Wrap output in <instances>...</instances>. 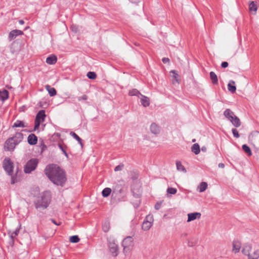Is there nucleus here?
Masks as SVG:
<instances>
[{
    "instance_id": "1",
    "label": "nucleus",
    "mask_w": 259,
    "mask_h": 259,
    "mask_svg": "<svg viewBox=\"0 0 259 259\" xmlns=\"http://www.w3.org/2000/svg\"><path fill=\"white\" fill-rule=\"evenodd\" d=\"M45 172L50 180L56 185L62 187L66 181L65 171L56 164L48 165Z\"/></svg>"
},
{
    "instance_id": "2",
    "label": "nucleus",
    "mask_w": 259,
    "mask_h": 259,
    "mask_svg": "<svg viewBox=\"0 0 259 259\" xmlns=\"http://www.w3.org/2000/svg\"><path fill=\"white\" fill-rule=\"evenodd\" d=\"M51 200V195L49 191H45L36 198L34 201L35 207L38 210L46 209L49 205Z\"/></svg>"
},
{
    "instance_id": "3",
    "label": "nucleus",
    "mask_w": 259,
    "mask_h": 259,
    "mask_svg": "<svg viewBox=\"0 0 259 259\" xmlns=\"http://www.w3.org/2000/svg\"><path fill=\"white\" fill-rule=\"evenodd\" d=\"M134 246V238L132 236H127L122 241L123 252L125 255H128Z\"/></svg>"
},
{
    "instance_id": "4",
    "label": "nucleus",
    "mask_w": 259,
    "mask_h": 259,
    "mask_svg": "<svg viewBox=\"0 0 259 259\" xmlns=\"http://www.w3.org/2000/svg\"><path fill=\"white\" fill-rule=\"evenodd\" d=\"M224 115L234 126L238 127L240 126L241 122L239 118L230 109H227L224 112Z\"/></svg>"
},
{
    "instance_id": "5",
    "label": "nucleus",
    "mask_w": 259,
    "mask_h": 259,
    "mask_svg": "<svg viewBox=\"0 0 259 259\" xmlns=\"http://www.w3.org/2000/svg\"><path fill=\"white\" fill-rule=\"evenodd\" d=\"M249 139L256 152L259 153V132H254L249 136Z\"/></svg>"
},
{
    "instance_id": "6",
    "label": "nucleus",
    "mask_w": 259,
    "mask_h": 259,
    "mask_svg": "<svg viewBox=\"0 0 259 259\" xmlns=\"http://www.w3.org/2000/svg\"><path fill=\"white\" fill-rule=\"evenodd\" d=\"M38 164V160L32 158L29 160L24 167V171L26 174H29L35 169Z\"/></svg>"
},
{
    "instance_id": "7",
    "label": "nucleus",
    "mask_w": 259,
    "mask_h": 259,
    "mask_svg": "<svg viewBox=\"0 0 259 259\" xmlns=\"http://www.w3.org/2000/svg\"><path fill=\"white\" fill-rule=\"evenodd\" d=\"M46 117L45 111L44 110H40L36 114L34 121V130L36 131L39 127L40 124L45 120Z\"/></svg>"
},
{
    "instance_id": "8",
    "label": "nucleus",
    "mask_w": 259,
    "mask_h": 259,
    "mask_svg": "<svg viewBox=\"0 0 259 259\" xmlns=\"http://www.w3.org/2000/svg\"><path fill=\"white\" fill-rule=\"evenodd\" d=\"M108 248L110 252L113 256H116L119 253L118 246L117 242L113 239H110L108 241Z\"/></svg>"
},
{
    "instance_id": "9",
    "label": "nucleus",
    "mask_w": 259,
    "mask_h": 259,
    "mask_svg": "<svg viewBox=\"0 0 259 259\" xmlns=\"http://www.w3.org/2000/svg\"><path fill=\"white\" fill-rule=\"evenodd\" d=\"M3 167L6 172L10 176L13 173V163L9 158H6L3 161Z\"/></svg>"
},
{
    "instance_id": "10",
    "label": "nucleus",
    "mask_w": 259,
    "mask_h": 259,
    "mask_svg": "<svg viewBox=\"0 0 259 259\" xmlns=\"http://www.w3.org/2000/svg\"><path fill=\"white\" fill-rule=\"evenodd\" d=\"M153 222H154V219H153V215L151 214L147 215L146 217V218L142 224V230H143L144 231L149 230L151 228L152 226L153 225Z\"/></svg>"
},
{
    "instance_id": "11",
    "label": "nucleus",
    "mask_w": 259,
    "mask_h": 259,
    "mask_svg": "<svg viewBox=\"0 0 259 259\" xmlns=\"http://www.w3.org/2000/svg\"><path fill=\"white\" fill-rule=\"evenodd\" d=\"M17 145L12 139H8L5 143L4 148L6 151H13L14 150L16 146Z\"/></svg>"
},
{
    "instance_id": "12",
    "label": "nucleus",
    "mask_w": 259,
    "mask_h": 259,
    "mask_svg": "<svg viewBox=\"0 0 259 259\" xmlns=\"http://www.w3.org/2000/svg\"><path fill=\"white\" fill-rule=\"evenodd\" d=\"M23 34V32L20 30H13L11 31L9 34L8 39L9 41H11L12 39L16 38L17 36L21 35Z\"/></svg>"
},
{
    "instance_id": "13",
    "label": "nucleus",
    "mask_w": 259,
    "mask_h": 259,
    "mask_svg": "<svg viewBox=\"0 0 259 259\" xmlns=\"http://www.w3.org/2000/svg\"><path fill=\"white\" fill-rule=\"evenodd\" d=\"M10 139H12L13 141L15 142L17 145L19 144L23 139V135L20 132L16 133L15 135Z\"/></svg>"
},
{
    "instance_id": "14",
    "label": "nucleus",
    "mask_w": 259,
    "mask_h": 259,
    "mask_svg": "<svg viewBox=\"0 0 259 259\" xmlns=\"http://www.w3.org/2000/svg\"><path fill=\"white\" fill-rule=\"evenodd\" d=\"M241 247V243L240 241L235 240L233 242L232 251L234 253H237L239 252Z\"/></svg>"
},
{
    "instance_id": "15",
    "label": "nucleus",
    "mask_w": 259,
    "mask_h": 259,
    "mask_svg": "<svg viewBox=\"0 0 259 259\" xmlns=\"http://www.w3.org/2000/svg\"><path fill=\"white\" fill-rule=\"evenodd\" d=\"M252 246L249 243L245 244L242 247V252L245 255L249 256L251 253Z\"/></svg>"
},
{
    "instance_id": "16",
    "label": "nucleus",
    "mask_w": 259,
    "mask_h": 259,
    "mask_svg": "<svg viewBox=\"0 0 259 259\" xmlns=\"http://www.w3.org/2000/svg\"><path fill=\"white\" fill-rule=\"evenodd\" d=\"M201 215V213L197 212L188 213L187 222H189L194 221L196 219H199L200 218Z\"/></svg>"
},
{
    "instance_id": "17",
    "label": "nucleus",
    "mask_w": 259,
    "mask_h": 259,
    "mask_svg": "<svg viewBox=\"0 0 259 259\" xmlns=\"http://www.w3.org/2000/svg\"><path fill=\"white\" fill-rule=\"evenodd\" d=\"M28 143L31 145H34L37 143V138L33 134H30L27 138Z\"/></svg>"
},
{
    "instance_id": "18",
    "label": "nucleus",
    "mask_w": 259,
    "mask_h": 259,
    "mask_svg": "<svg viewBox=\"0 0 259 259\" xmlns=\"http://www.w3.org/2000/svg\"><path fill=\"white\" fill-rule=\"evenodd\" d=\"M150 131L152 133L157 135L160 132V127L155 123H152L150 126Z\"/></svg>"
},
{
    "instance_id": "19",
    "label": "nucleus",
    "mask_w": 259,
    "mask_h": 259,
    "mask_svg": "<svg viewBox=\"0 0 259 259\" xmlns=\"http://www.w3.org/2000/svg\"><path fill=\"white\" fill-rule=\"evenodd\" d=\"M141 96L142 97L141 98V103L142 105L145 107L149 106L150 105L149 99L143 95H141Z\"/></svg>"
},
{
    "instance_id": "20",
    "label": "nucleus",
    "mask_w": 259,
    "mask_h": 259,
    "mask_svg": "<svg viewBox=\"0 0 259 259\" xmlns=\"http://www.w3.org/2000/svg\"><path fill=\"white\" fill-rule=\"evenodd\" d=\"M248 259H258L259 258V249H254L248 256Z\"/></svg>"
},
{
    "instance_id": "21",
    "label": "nucleus",
    "mask_w": 259,
    "mask_h": 259,
    "mask_svg": "<svg viewBox=\"0 0 259 259\" xmlns=\"http://www.w3.org/2000/svg\"><path fill=\"white\" fill-rule=\"evenodd\" d=\"M45 88L48 91L51 97H53L57 94L56 90L54 88H52L49 85H46Z\"/></svg>"
},
{
    "instance_id": "22",
    "label": "nucleus",
    "mask_w": 259,
    "mask_h": 259,
    "mask_svg": "<svg viewBox=\"0 0 259 259\" xmlns=\"http://www.w3.org/2000/svg\"><path fill=\"white\" fill-rule=\"evenodd\" d=\"M235 82L233 80H230L228 84V89L232 93L235 92L236 88L235 85Z\"/></svg>"
},
{
    "instance_id": "23",
    "label": "nucleus",
    "mask_w": 259,
    "mask_h": 259,
    "mask_svg": "<svg viewBox=\"0 0 259 259\" xmlns=\"http://www.w3.org/2000/svg\"><path fill=\"white\" fill-rule=\"evenodd\" d=\"M57 59L55 56L48 57L46 59V62L50 65L55 64L57 62Z\"/></svg>"
},
{
    "instance_id": "24",
    "label": "nucleus",
    "mask_w": 259,
    "mask_h": 259,
    "mask_svg": "<svg viewBox=\"0 0 259 259\" xmlns=\"http://www.w3.org/2000/svg\"><path fill=\"white\" fill-rule=\"evenodd\" d=\"M210 78L211 80L212 84H218V79L216 74L213 72L211 71L210 72Z\"/></svg>"
},
{
    "instance_id": "25",
    "label": "nucleus",
    "mask_w": 259,
    "mask_h": 259,
    "mask_svg": "<svg viewBox=\"0 0 259 259\" xmlns=\"http://www.w3.org/2000/svg\"><path fill=\"white\" fill-rule=\"evenodd\" d=\"M21 225L14 231H9L8 234L12 239H14L19 234Z\"/></svg>"
},
{
    "instance_id": "26",
    "label": "nucleus",
    "mask_w": 259,
    "mask_h": 259,
    "mask_svg": "<svg viewBox=\"0 0 259 259\" xmlns=\"http://www.w3.org/2000/svg\"><path fill=\"white\" fill-rule=\"evenodd\" d=\"M249 11L251 13H255L257 10V5L254 2H251L249 5Z\"/></svg>"
},
{
    "instance_id": "27",
    "label": "nucleus",
    "mask_w": 259,
    "mask_h": 259,
    "mask_svg": "<svg viewBox=\"0 0 259 259\" xmlns=\"http://www.w3.org/2000/svg\"><path fill=\"white\" fill-rule=\"evenodd\" d=\"M176 166H177V169L178 171H182L184 173H186L187 172V170L185 167L183 165L181 162L179 161H176Z\"/></svg>"
},
{
    "instance_id": "28",
    "label": "nucleus",
    "mask_w": 259,
    "mask_h": 259,
    "mask_svg": "<svg viewBox=\"0 0 259 259\" xmlns=\"http://www.w3.org/2000/svg\"><path fill=\"white\" fill-rule=\"evenodd\" d=\"M27 125H25L23 121L17 120H16L13 125V127H25Z\"/></svg>"
},
{
    "instance_id": "29",
    "label": "nucleus",
    "mask_w": 259,
    "mask_h": 259,
    "mask_svg": "<svg viewBox=\"0 0 259 259\" xmlns=\"http://www.w3.org/2000/svg\"><path fill=\"white\" fill-rule=\"evenodd\" d=\"M9 97V93L7 90L0 92V100L4 101L7 100Z\"/></svg>"
},
{
    "instance_id": "30",
    "label": "nucleus",
    "mask_w": 259,
    "mask_h": 259,
    "mask_svg": "<svg viewBox=\"0 0 259 259\" xmlns=\"http://www.w3.org/2000/svg\"><path fill=\"white\" fill-rule=\"evenodd\" d=\"M191 151L195 154H198L200 153V147L198 144H194L191 147Z\"/></svg>"
},
{
    "instance_id": "31",
    "label": "nucleus",
    "mask_w": 259,
    "mask_h": 259,
    "mask_svg": "<svg viewBox=\"0 0 259 259\" xmlns=\"http://www.w3.org/2000/svg\"><path fill=\"white\" fill-rule=\"evenodd\" d=\"M207 183L206 182H201L198 186V189L200 192H203L205 191L207 188Z\"/></svg>"
},
{
    "instance_id": "32",
    "label": "nucleus",
    "mask_w": 259,
    "mask_h": 259,
    "mask_svg": "<svg viewBox=\"0 0 259 259\" xmlns=\"http://www.w3.org/2000/svg\"><path fill=\"white\" fill-rule=\"evenodd\" d=\"M111 192V189L110 188H105L102 192V194L103 197H108Z\"/></svg>"
},
{
    "instance_id": "33",
    "label": "nucleus",
    "mask_w": 259,
    "mask_h": 259,
    "mask_svg": "<svg viewBox=\"0 0 259 259\" xmlns=\"http://www.w3.org/2000/svg\"><path fill=\"white\" fill-rule=\"evenodd\" d=\"M102 229L104 232H107L110 229V223L108 221H105L102 226Z\"/></svg>"
},
{
    "instance_id": "34",
    "label": "nucleus",
    "mask_w": 259,
    "mask_h": 259,
    "mask_svg": "<svg viewBox=\"0 0 259 259\" xmlns=\"http://www.w3.org/2000/svg\"><path fill=\"white\" fill-rule=\"evenodd\" d=\"M242 149L248 155L250 156L252 154L250 148L247 145H243L242 146Z\"/></svg>"
},
{
    "instance_id": "35",
    "label": "nucleus",
    "mask_w": 259,
    "mask_h": 259,
    "mask_svg": "<svg viewBox=\"0 0 259 259\" xmlns=\"http://www.w3.org/2000/svg\"><path fill=\"white\" fill-rule=\"evenodd\" d=\"M128 94L130 96H138L141 95L140 92L136 89L130 91Z\"/></svg>"
},
{
    "instance_id": "36",
    "label": "nucleus",
    "mask_w": 259,
    "mask_h": 259,
    "mask_svg": "<svg viewBox=\"0 0 259 259\" xmlns=\"http://www.w3.org/2000/svg\"><path fill=\"white\" fill-rule=\"evenodd\" d=\"M70 135L74 138L75 140H76L80 144H81V139L77 135H76L74 132H71L70 133Z\"/></svg>"
},
{
    "instance_id": "37",
    "label": "nucleus",
    "mask_w": 259,
    "mask_h": 259,
    "mask_svg": "<svg viewBox=\"0 0 259 259\" xmlns=\"http://www.w3.org/2000/svg\"><path fill=\"white\" fill-rule=\"evenodd\" d=\"M79 238L78 236L74 235L70 238V241L72 243H77L79 241Z\"/></svg>"
},
{
    "instance_id": "38",
    "label": "nucleus",
    "mask_w": 259,
    "mask_h": 259,
    "mask_svg": "<svg viewBox=\"0 0 259 259\" xmlns=\"http://www.w3.org/2000/svg\"><path fill=\"white\" fill-rule=\"evenodd\" d=\"M87 75L89 79H95L97 77V75L94 72H89Z\"/></svg>"
},
{
    "instance_id": "39",
    "label": "nucleus",
    "mask_w": 259,
    "mask_h": 259,
    "mask_svg": "<svg viewBox=\"0 0 259 259\" xmlns=\"http://www.w3.org/2000/svg\"><path fill=\"white\" fill-rule=\"evenodd\" d=\"M177 192V190L176 188L169 187L167 189V192L170 194H175Z\"/></svg>"
},
{
    "instance_id": "40",
    "label": "nucleus",
    "mask_w": 259,
    "mask_h": 259,
    "mask_svg": "<svg viewBox=\"0 0 259 259\" xmlns=\"http://www.w3.org/2000/svg\"><path fill=\"white\" fill-rule=\"evenodd\" d=\"M232 131V134H233V136L235 138H238L239 137V134L238 133V132L236 128H233Z\"/></svg>"
},
{
    "instance_id": "41",
    "label": "nucleus",
    "mask_w": 259,
    "mask_h": 259,
    "mask_svg": "<svg viewBox=\"0 0 259 259\" xmlns=\"http://www.w3.org/2000/svg\"><path fill=\"white\" fill-rule=\"evenodd\" d=\"M123 167H124L123 164H119L115 167L114 171H120L123 169Z\"/></svg>"
},
{
    "instance_id": "42",
    "label": "nucleus",
    "mask_w": 259,
    "mask_h": 259,
    "mask_svg": "<svg viewBox=\"0 0 259 259\" xmlns=\"http://www.w3.org/2000/svg\"><path fill=\"white\" fill-rule=\"evenodd\" d=\"M161 202H157L154 206V208L156 210H158L160 208L161 206Z\"/></svg>"
},
{
    "instance_id": "43",
    "label": "nucleus",
    "mask_w": 259,
    "mask_h": 259,
    "mask_svg": "<svg viewBox=\"0 0 259 259\" xmlns=\"http://www.w3.org/2000/svg\"><path fill=\"white\" fill-rule=\"evenodd\" d=\"M87 99H88V97L85 95H84L82 96L81 97H79L78 98V101L86 100Z\"/></svg>"
},
{
    "instance_id": "44",
    "label": "nucleus",
    "mask_w": 259,
    "mask_h": 259,
    "mask_svg": "<svg viewBox=\"0 0 259 259\" xmlns=\"http://www.w3.org/2000/svg\"><path fill=\"white\" fill-rule=\"evenodd\" d=\"M221 66L222 68H226L228 66V63L227 62H223L221 64Z\"/></svg>"
},
{
    "instance_id": "45",
    "label": "nucleus",
    "mask_w": 259,
    "mask_h": 259,
    "mask_svg": "<svg viewBox=\"0 0 259 259\" xmlns=\"http://www.w3.org/2000/svg\"><path fill=\"white\" fill-rule=\"evenodd\" d=\"M59 146L60 148L61 149V150L63 151V152L65 154V155L66 156H68L67 153L66 152V151L63 149L62 146L61 145H59Z\"/></svg>"
},
{
    "instance_id": "46",
    "label": "nucleus",
    "mask_w": 259,
    "mask_h": 259,
    "mask_svg": "<svg viewBox=\"0 0 259 259\" xmlns=\"http://www.w3.org/2000/svg\"><path fill=\"white\" fill-rule=\"evenodd\" d=\"M162 61L163 63H166L169 62V59L168 58H162Z\"/></svg>"
},
{
    "instance_id": "47",
    "label": "nucleus",
    "mask_w": 259,
    "mask_h": 259,
    "mask_svg": "<svg viewBox=\"0 0 259 259\" xmlns=\"http://www.w3.org/2000/svg\"><path fill=\"white\" fill-rule=\"evenodd\" d=\"M171 72L174 74V77L175 78H176L178 76V74L176 73L175 70H172L171 71Z\"/></svg>"
},
{
    "instance_id": "48",
    "label": "nucleus",
    "mask_w": 259,
    "mask_h": 259,
    "mask_svg": "<svg viewBox=\"0 0 259 259\" xmlns=\"http://www.w3.org/2000/svg\"><path fill=\"white\" fill-rule=\"evenodd\" d=\"M219 167L223 168L225 167V165L222 163H220L219 164Z\"/></svg>"
},
{
    "instance_id": "49",
    "label": "nucleus",
    "mask_w": 259,
    "mask_h": 259,
    "mask_svg": "<svg viewBox=\"0 0 259 259\" xmlns=\"http://www.w3.org/2000/svg\"><path fill=\"white\" fill-rule=\"evenodd\" d=\"M51 221H52V223H53L56 225H57V226L59 225V224H57L55 220L51 219Z\"/></svg>"
},
{
    "instance_id": "50",
    "label": "nucleus",
    "mask_w": 259,
    "mask_h": 259,
    "mask_svg": "<svg viewBox=\"0 0 259 259\" xmlns=\"http://www.w3.org/2000/svg\"><path fill=\"white\" fill-rule=\"evenodd\" d=\"M15 183V179L13 177H12L11 179V184H14Z\"/></svg>"
},
{
    "instance_id": "51",
    "label": "nucleus",
    "mask_w": 259,
    "mask_h": 259,
    "mask_svg": "<svg viewBox=\"0 0 259 259\" xmlns=\"http://www.w3.org/2000/svg\"><path fill=\"white\" fill-rule=\"evenodd\" d=\"M19 23L21 25H23L24 24V21L23 20H20L19 21Z\"/></svg>"
},
{
    "instance_id": "52",
    "label": "nucleus",
    "mask_w": 259,
    "mask_h": 259,
    "mask_svg": "<svg viewBox=\"0 0 259 259\" xmlns=\"http://www.w3.org/2000/svg\"><path fill=\"white\" fill-rule=\"evenodd\" d=\"M133 3H136L138 0H130Z\"/></svg>"
},
{
    "instance_id": "53",
    "label": "nucleus",
    "mask_w": 259,
    "mask_h": 259,
    "mask_svg": "<svg viewBox=\"0 0 259 259\" xmlns=\"http://www.w3.org/2000/svg\"><path fill=\"white\" fill-rule=\"evenodd\" d=\"M201 149H202V150L203 151H206V148L202 147V148H201Z\"/></svg>"
},
{
    "instance_id": "54",
    "label": "nucleus",
    "mask_w": 259,
    "mask_h": 259,
    "mask_svg": "<svg viewBox=\"0 0 259 259\" xmlns=\"http://www.w3.org/2000/svg\"><path fill=\"white\" fill-rule=\"evenodd\" d=\"M122 191H123V190L122 189L120 190V191H119L120 193H122Z\"/></svg>"
},
{
    "instance_id": "55",
    "label": "nucleus",
    "mask_w": 259,
    "mask_h": 259,
    "mask_svg": "<svg viewBox=\"0 0 259 259\" xmlns=\"http://www.w3.org/2000/svg\"><path fill=\"white\" fill-rule=\"evenodd\" d=\"M71 29H72V30H74V27H73V26H71Z\"/></svg>"
},
{
    "instance_id": "56",
    "label": "nucleus",
    "mask_w": 259,
    "mask_h": 259,
    "mask_svg": "<svg viewBox=\"0 0 259 259\" xmlns=\"http://www.w3.org/2000/svg\"><path fill=\"white\" fill-rule=\"evenodd\" d=\"M195 141H196V140H195V139H193V140H192V142H195Z\"/></svg>"
}]
</instances>
